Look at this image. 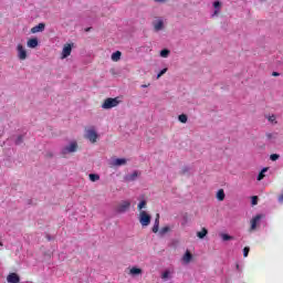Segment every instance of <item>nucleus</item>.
<instances>
[{
  "instance_id": "nucleus-1",
  "label": "nucleus",
  "mask_w": 283,
  "mask_h": 283,
  "mask_svg": "<svg viewBox=\"0 0 283 283\" xmlns=\"http://www.w3.org/2000/svg\"><path fill=\"white\" fill-rule=\"evenodd\" d=\"M120 101H118V97H108L104 101L102 104L103 109H112L113 107H118Z\"/></svg>"
},
{
  "instance_id": "nucleus-2",
  "label": "nucleus",
  "mask_w": 283,
  "mask_h": 283,
  "mask_svg": "<svg viewBox=\"0 0 283 283\" xmlns=\"http://www.w3.org/2000/svg\"><path fill=\"white\" fill-rule=\"evenodd\" d=\"M139 222L142 227H149V224L151 223V216H149L147 211L142 210L139 212Z\"/></svg>"
},
{
  "instance_id": "nucleus-3",
  "label": "nucleus",
  "mask_w": 283,
  "mask_h": 283,
  "mask_svg": "<svg viewBox=\"0 0 283 283\" xmlns=\"http://www.w3.org/2000/svg\"><path fill=\"white\" fill-rule=\"evenodd\" d=\"M77 149L78 144L76 142H72L69 146L62 148V156H66V154H74Z\"/></svg>"
},
{
  "instance_id": "nucleus-4",
  "label": "nucleus",
  "mask_w": 283,
  "mask_h": 283,
  "mask_svg": "<svg viewBox=\"0 0 283 283\" xmlns=\"http://www.w3.org/2000/svg\"><path fill=\"white\" fill-rule=\"evenodd\" d=\"M129 207H132V202L124 200L116 207V211L117 213H125L126 211H129Z\"/></svg>"
},
{
  "instance_id": "nucleus-5",
  "label": "nucleus",
  "mask_w": 283,
  "mask_h": 283,
  "mask_svg": "<svg viewBox=\"0 0 283 283\" xmlns=\"http://www.w3.org/2000/svg\"><path fill=\"white\" fill-rule=\"evenodd\" d=\"M17 52H18V59L20 61H25V59H28V51H25V48L23 46V44H18Z\"/></svg>"
},
{
  "instance_id": "nucleus-6",
  "label": "nucleus",
  "mask_w": 283,
  "mask_h": 283,
  "mask_svg": "<svg viewBox=\"0 0 283 283\" xmlns=\"http://www.w3.org/2000/svg\"><path fill=\"white\" fill-rule=\"evenodd\" d=\"M85 138H87V140H90L91 143H96V140L98 139V134L94 129H88L86 130Z\"/></svg>"
},
{
  "instance_id": "nucleus-7",
  "label": "nucleus",
  "mask_w": 283,
  "mask_h": 283,
  "mask_svg": "<svg viewBox=\"0 0 283 283\" xmlns=\"http://www.w3.org/2000/svg\"><path fill=\"white\" fill-rule=\"evenodd\" d=\"M70 54H72V44H70V43L64 44L61 59H67V56H70Z\"/></svg>"
},
{
  "instance_id": "nucleus-8",
  "label": "nucleus",
  "mask_w": 283,
  "mask_h": 283,
  "mask_svg": "<svg viewBox=\"0 0 283 283\" xmlns=\"http://www.w3.org/2000/svg\"><path fill=\"white\" fill-rule=\"evenodd\" d=\"M260 220H262V214H256L254 218H252L250 221V231H255V229H258V222H260Z\"/></svg>"
},
{
  "instance_id": "nucleus-9",
  "label": "nucleus",
  "mask_w": 283,
  "mask_h": 283,
  "mask_svg": "<svg viewBox=\"0 0 283 283\" xmlns=\"http://www.w3.org/2000/svg\"><path fill=\"white\" fill-rule=\"evenodd\" d=\"M155 32H160L165 28V22L163 20H157L153 23Z\"/></svg>"
},
{
  "instance_id": "nucleus-10",
  "label": "nucleus",
  "mask_w": 283,
  "mask_h": 283,
  "mask_svg": "<svg viewBox=\"0 0 283 283\" xmlns=\"http://www.w3.org/2000/svg\"><path fill=\"white\" fill-rule=\"evenodd\" d=\"M27 45H28V48H31V49L38 48L39 39H36V38L29 39L27 42Z\"/></svg>"
},
{
  "instance_id": "nucleus-11",
  "label": "nucleus",
  "mask_w": 283,
  "mask_h": 283,
  "mask_svg": "<svg viewBox=\"0 0 283 283\" xmlns=\"http://www.w3.org/2000/svg\"><path fill=\"white\" fill-rule=\"evenodd\" d=\"M9 283H19L21 279H19V275L17 273H11L7 277Z\"/></svg>"
},
{
  "instance_id": "nucleus-12",
  "label": "nucleus",
  "mask_w": 283,
  "mask_h": 283,
  "mask_svg": "<svg viewBox=\"0 0 283 283\" xmlns=\"http://www.w3.org/2000/svg\"><path fill=\"white\" fill-rule=\"evenodd\" d=\"M43 30H45V24L39 23L38 25H35L31 29V32H32V34H36V32H43Z\"/></svg>"
},
{
  "instance_id": "nucleus-13",
  "label": "nucleus",
  "mask_w": 283,
  "mask_h": 283,
  "mask_svg": "<svg viewBox=\"0 0 283 283\" xmlns=\"http://www.w3.org/2000/svg\"><path fill=\"white\" fill-rule=\"evenodd\" d=\"M192 259L193 255L191 254V252H189V250H187L185 255L182 256L184 262H186V264H189V262H191Z\"/></svg>"
},
{
  "instance_id": "nucleus-14",
  "label": "nucleus",
  "mask_w": 283,
  "mask_h": 283,
  "mask_svg": "<svg viewBox=\"0 0 283 283\" xmlns=\"http://www.w3.org/2000/svg\"><path fill=\"white\" fill-rule=\"evenodd\" d=\"M113 165H115V167H122V165H127V159L117 158L114 160Z\"/></svg>"
},
{
  "instance_id": "nucleus-15",
  "label": "nucleus",
  "mask_w": 283,
  "mask_h": 283,
  "mask_svg": "<svg viewBox=\"0 0 283 283\" xmlns=\"http://www.w3.org/2000/svg\"><path fill=\"white\" fill-rule=\"evenodd\" d=\"M138 178V171L135 170L133 174L126 176L128 182H134Z\"/></svg>"
},
{
  "instance_id": "nucleus-16",
  "label": "nucleus",
  "mask_w": 283,
  "mask_h": 283,
  "mask_svg": "<svg viewBox=\"0 0 283 283\" xmlns=\"http://www.w3.org/2000/svg\"><path fill=\"white\" fill-rule=\"evenodd\" d=\"M120 56H123V53L120 51H116L112 54L111 59L114 61V63H118Z\"/></svg>"
},
{
  "instance_id": "nucleus-17",
  "label": "nucleus",
  "mask_w": 283,
  "mask_h": 283,
  "mask_svg": "<svg viewBox=\"0 0 283 283\" xmlns=\"http://www.w3.org/2000/svg\"><path fill=\"white\" fill-rule=\"evenodd\" d=\"M130 275H142L143 274V269L140 268H132L129 270Z\"/></svg>"
},
{
  "instance_id": "nucleus-18",
  "label": "nucleus",
  "mask_w": 283,
  "mask_h": 283,
  "mask_svg": "<svg viewBox=\"0 0 283 283\" xmlns=\"http://www.w3.org/2000/svg\"><path fill=\"white\" fill-rule=\"evenodd\" d=\"M207 233H209V230H207V228H202L201 231L197 232V237L200 240H203V238L207 235Z\"/></svg>"
},
{
  "instance_id": "nucleus-19",
  "label": "nucleus",
  "mask_w": 283,
  "mask_h": 283,
  "mask_svg": "<svg viewBox=\"0 0 283 283\" xmlns=\"http://www.w3.org/2000/svg\"><path fill=\"white\" fill-rule=\"evenodd\" d=\"M226 198V195H224V189H220L218 190L217 192V199L219 200V202H222Z\"/></svg>"
},
{
  "instance_id": "nucleus-20",
  "label": "nucleus",
  "mask_w": 283,
  "mask_h": 283,
  "mask_svg": "<svg viewBox=\"0 0 283 283\" xmlns=\"http://www.w3.org/2000/svg\"><path fill=\"white\" fill-rule=\"evenodd\" d=\"M88 178H90L91 182H96L97 180H101V176H98L96 174L88 175Z\"/></svg>"
},
{
  "instance_id": "nucleus-21",
  "label": "nucleus",
  "mask_w": 283,
  "mask_h": 283,
  "mask_svg": "<svg viewBox=\"0 0 283 283\" xmlns=\"http://www.w3.org/2000/svg\"><path fill=\"white\" fill-rule=\"evenodd\" d=\"M266 171H269V168H263L258 176V180H264V174H266Z\"/></svg>"
},
{
  "instance_id": "nucleus-22",
  "label": "nucleus",
  "mask_w": 283,
  "mask_h": 283,
  "mask_svg": "<svg viewBox=\"0 0 283 283\" xmlns=\"http://www.w3.org/2000/svg\"><path fill=\"white\" fill-rule=\"evenodd\" d=\"M221 238H222L223 242H229V240H233V237H231L227 233H222Z\"/></svg>"
},
{
  "instance_id": "nucleus-23",
  "label": "nucleus",
  "mask_w": 283,
  "mask_h": 283,
  "mask_svg": "<svg viewBox=\"0 0 283 283\" xmlns=\"http://www.w3.org/2000/svg\"><path fill=\"white\" fill-rule=\"evenodd\" d=\"M160 56L163 59H167V56H169V50H167V49L161 50L160 51Z\"/></svg>"
},
{
  "instance_id": "nucleus-24",
  "label": "nucleus",
  "mask_w": 283,
  "mask_h": 283,
  "mask_svg": "<svg viewBox=\"0 0 283 283\" xmlns=\"http://www.w3.org/2000/svg\"><path fill=\"white\" fill-rule=\"evenodd\" d=\"M145 207H147V201L143 200L138 203L137 209L142 211V209H145Z\"/></svg>"
},
{
  "instance_id": "nucleus-25",
  "label": "nucleus",
  "mask_w": 283,
  "mask_h": 283,
  "mask_svg": "<svg viewBox=\"0 0 283 283\" xmlns=\"http://www.w3.org/2000/svg\"><path fill=\"white\" fill-rule=\"evenodd\" d=\"M179 122L180 123H187V115L186 114H181V115H179Z\"/></svg>"
},
{
  "instance_id": "nucleus-26",
  "label": "nucleus",
  "mask_w": 283,
  "mask_h": 283,
  "mask_svg": "<svg viewBox=\"0 0 283 283\" xmlns=\"http://www.w3.org/2000/svg\"><path fill=\"white\" fill-rule=\"evenodd\" d=\"M279 159H280V155H277V154H272L270 156V160H272L273 163H275V160H279Z\"/></svg>"
},
{
  "instance_id": "nucleus-27",
  "label": "nucleus",
  "mask_w": 283,
  "mask_h": 283,
  "mask_svg": "<svg viewBox=\"0 0 283 283\" xmlns=\"http://www.w3.org/2000/svg\"><path fill=\"white\" fill-rule=\"evenodd\" d=\"M249 251H251V249L249 247H245L243 249V258H249Z\"/></svg>"
},
{
  "instance_id": "nucleus-28",
  "label": "nucleus",
  "mask_w": 283,
  "mask_h": 283,
  "mask_svg": "<svg viewBox=\"0 0 283 283\" xmlns=\"http://www.w3.org/2000/svg\"><path fill=\"white\" fill-rule=\"evenodd\" d=\"M169 231H170L169 227H164L161 228L160 233L161 235H165V233H169Z\"/></svg>"
},
{
  "instance_id": "nucleus-29",
  "label": "nucleus",
  "mask_w": 283,
  "mask_h": 283,
  "mask_svg": "<svg viewBox=\"0 0 283 283\" xmlns=\"http://www.w3.org/2000/svg\"><path fill=\"white\" fill-rule=\"evenodd\" d=\"M181 176H185V174H189V167H184L181 168V171H180Z\"/></svg>"
},
{
  "instance_id": "nucleus-30",
  "label": "nucleus",
  "mask_w": 283,
  "mask_h": 283,
  "mask_svg": "<svg viewBox=\"0 0 283 283\" xmlns=\"http://www.w3.org/2000/svg\"><path fill=\"white\" fill-rule=\"evenodd\" d=\"M167 70H168V69L161 70V71L157 74V78H160V76H163L164 74H167Z\"/></svg>"
},
{
  "instance_id": "nucleus-31",
  "label": "nucleus",
  "mask_w": 283,
  "mask_h": 283,
  "mask_svg": "<svg viewBox=\"0 0 283 283\" xmlns=\"http://www.w3.org/2000/svg\"><path fill=\"white\" fill-rule=\"evenodd\" d=\"M251 203L253 207H255V205H258V196L252 197Z\"/></svg>"
},
{
  "instance_id": "nucleus-32",
  "label": "nucleus",
  "mask_w": 283,
  "mask_h": 283,
  "mask_svg": "<svg viewBox=\"0 0 283 283\" xmlns=\"http://www.w3.org/2000/svg\"><path fill=\"white\" fill-rule=\"evenodd\" d=\"M155 226L160 227V214L157 213L156 219H155Z\"/></svg>"
},
{
  "instance_id": "nucleus-33",
  "label": "nucleus",
  "mask_w": 283,
  "mask_h": 283,
  "mask_svg": "<svg viewBox=\"0 0 283 283\" xmlns=\"http://www.w3.org/2000/svg\"><path fill=\"white\" fill-rule=\"evenodd\" d=\"M23 143V136H19L15 140V145H21Z\"/></svg>"
},
{
  "instance_id": "nucleus-34",
  "label": "nucleus",
  "mask_w": 283,
  "mask_h": 283,
  "mask_svg": "<svg viewBox=\"0 0 283 283\" xmlns=\"http://www.w3.org/2000/svg\"><path fill=\"white\" fill-rule=\"evenodd\" d=\"M167 277H169V271H165V272L161 274V279H163V280H167Z\"/></svg>"
},
{
  "instance_id": "nucleus-35",
  "label": "nucleus",
  "mask_w": 283,
  "mask_h": 283,
  "mask_svg": "<svg viewBox=\"0 0 283 283\" xmlns=\"http://www.w3.org/2000/svg\"><path fill=\"white\" fill-rule=\"evenodd\" d=\"M220 6H222V4L220 3V1H214V2H213V8L218 9V8H220Z\"/></svg>"
},
{
  "instance_id": "nucleus-36",
  "label": "nucleus",
  "mask_w": 283,
  "mask_h": 283,
  "mask_svg": "<svg viewBox=\"0 0 283 283\" xmlns=\"http://www.w3.org/2000/svg\"><path fill=\"white\" fill-rule=\"evenodd\" d=\"M159 227H160V226L154 224V227H153V233H158Z\"/></svg>"
},
{
  "instance_id": "nucleus-37",
  "label": "nucleus",
  "mask_w": 283,
  "mask_h": 283,
  "mask_svg": "<svg viewBox=\"0 0 283 283\" xmlns=\"http://www.w3.org/2000/svg\"><path fill=\"white\" fill-rule=\"evenodd\" d=\"M269 120H270V123H273V120H275V116L274 115L270 116Z\"/></svg>"
},
{
  "instance_id": "nucleus-38",
  "label": "nucleus",
  "mask_w": 283,
  "mask_h": 283,
  "mask_svg": "<svg viewBox=\"0 0 283 283\" xmlns=\"http://www.w3.org/2000/svg\"><path fill=\"white\" fill-rule=\"evenodd\" d=\"M266 138H269V139L273 138V134L268 133V134H266Z\"/></svg>"
},
{
  "instance_id": "nucleus-39",
  "label": "nucleus",
  "mask_w": 283,
  "mask_h": 283,
  "mask_svg": "<svg viewBox=\"0 0 283 283\" xmlns=\"http://www.w3.org/2000/svg\"><path fill=\"white\" fill-rule=\"evenodd\" d=\"M272 76H280V73H277V72H272Z\"/></svg>"
},
{
  "instance_id": "nucleus-40",
  "label": "nucleus",
  "mask_w": 283,
  "mask_h": 283,
  "mask_svg": "<svg viewBox=\"0 0 283 283\" xmlns=\"http://www.w3.org/2000/svg\"><path fill=\"white\" fill-rule=\"evenodd\" d=\"M235 266H237V271H240V264H235Z\"/></svg>"
},
{
  "instance_id": "nucleus-41",
  "label": "nucleus",
  "mask_w": 283,
  "mask_h": 283,
  "mask_svg": "<svg viewBox=\"0 0 283 283\" xmlns=\"http://www.w3.org/2000/svg\"><path fill=\"white\" fill-rule=\"evenodd\" d=\"M155 1H157V2H163V1H165V0H155Z\"/></svg>"
},
{
  "instance_id": "nucleus-42",
  "label": "nucleus",
  "mask_w": 283,
  "mask_h": 283,
  "mask_svg": "<svg viewBox=\"0 0 283 283\" xmlns=\"http://www.w3.org/2000/svg\"><path fill=\"white\" fill-rule=\"evenodd\" d=\"M142 87H149V85H142Z\"/></svg>"
},
{
  "instance_id": "nucleus-43",
  "label": "nucleus",
  "mask_w": 283,
  "mask_h": 283,
  "mask_svg": "<svg viewBox=\"0 0 283 283\" xmlns=\"http://www.w3.org/2000/svg\"><path fill=\"white\" fill-rule=\"evenodd\" d=\"M214 14H218V10L214 11Z\"/></svg>"
},
{
  "instance_id": "nucleus-44",
  "label": "nucleus",
  "mask_w": 283,
  "mask_h": 283,
  "mask_svg": "<svg viewBox=\"0 0 283 283\" xmlns=\"http://www.w3.org/2000/svg\"><path fill=\"white\" fill-rule=\"evenodd\" d=\"M0 247H3V244L1 243V241H0Z\"/></svg>"
},
{
  "instance_id": "nucleus-45",
  "label": "nucleus",
  "mask_w": 283,
  "mask_h": 283,
  "mask_svg": "<svg viewBox=\"0 0 283 283\" xmlns=\"http://www.w3.org/2000/svg\"><path fill=\"white\" fill-rule=\"evenodd\" d=\"M86 32H90V29H86Z\"/></svg>"
}]
</instances>
